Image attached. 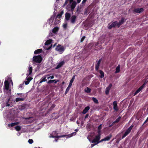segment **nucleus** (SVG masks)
Returning <instances> with one entry per match:
<instances>
[{"mask_svg": "<svg viewBox=\"0 0 148 148\" xmlns=\"http://www.w3.org/2000/svg\"><path fill=\"white\" fill-rule=\"evenodd\" d=\"M76 133L75 132H73L71 134L68 135H62L58 136L57 135V134L56 132H53L50 136H49L50 138H59L61 137H66V138H70L72 136L76 135Z\"/></svg>", "mask_w": 148, "mask_h": 148, "instance_id": "f257e3e1", "label": "nucleus"}, {"mask_svg": "<svg viewBox=\"0 0 148 148\" xmlns=\"http://www.w3.org/2000/svg\"><path fill=\"white\" fill-rule=\"evenodd\" d=\"M8 112L10 113V114L7 115L8 118H9L10 119L11 121H15L16 120L15 119L17 116V111L12 109L10 111H8Z\"/></svg>", "mask_w": 148, "mask_h": 148, "instance_id": "f03ea898", "label": "nucleus"}, {"mask_svg": "<svg viewBox=\"0 0 148 148\" xmlns=\"http://www.w3.org/2000/svg\"><path fill=\"white\" fill-rule=\"evenodd\" d=\"M100 134H98L97 135H96L95 136L92 141L89 138V136L87 138L90 142H91L92 143H96V144H98L101 142L100 141H99L100 138Z\"/></svg>", "mask_w": 148, "mask_h": 148, "instance_id": "7ed1b4c3", "label": "nucleus"}, {"mask_svg": "<svg viewBox=\"0 0 148 148\" xmlns=\"http://www.w3.org/2000/svg\"><path fill=\"white\" fill-rule=\"evenodd\" d=\"M53 42V41L51 39L47 40L45 43V45L44 46L45 49L46 50L50 49L52 46Z\"/></svg>", "mask_w": 148, "mask_h": 148, "instance_id": "20e7f679", "label": "nucleus"}, {"mask_svg": "<svg viewBox=\"0 0 148 148\" xmlns=\"http://www.w3.org/2000/svg\"><path fill=\"white\" fill-rule=\"evenodd\" d=\"M12 106V104L11 102V101L10 100V98H8L6 99L5 102H4L2 104V107L3 108L5 106L11 107Z\"/></svg>", "mask_w": 148, "mask_h": 148, "instance_id": "39448f33", "label": "nucleus"}, {"mask_svg": "<svg viewBox=\"0 0 148 148\" xmlns=\"http://www.w3.org/2000/svg\"><path fill=\"white\" fill-rule=\"evenodd\" d=\"M42 60V58L40 55L34 56L33 58L34 64L40 63Z\"/></svg>", "mask_w": 148, "mask_h": 148, "instance_id": "423d86ee", "label": "nucleus"}, {"mask_svg": "<svg viewBox=\"0 0 148 148\" xmlns=\"http://www.w3.org/2000/svg\"><path fill=\"white\" fill-rule=\"evenodd\" d=\"M72 4L71 5V3H69V4L66 7V8L68 10H71L73 11L76 5V3L75 1L72 2Z\"/></svg>", "mask_w": 148, "mask_h": 148, "instance_id": "0eeeda50", "label": "nucleus"}, {"mask_svg": "<svg viewBox=\"0 0 148 148\" xmlns=\"http://www.w3.org/2000/svg\"><path fill=\"white\" fill-rule=\"evenodd\" d=\"M65 48L63 46L58 45L56 48V50L60 54H62L64 51Z\"/></svg>", "mask_w": 148, "mask_h": 148, "instance_id": "6e6552de", "label": "nucleus"}, {"mask_svg": "<svg viewBox=\"0 0 148 148\" xmlns=\"http://www.w3.org/2000/svg\"><path fill=\"white\" fill-rule=\"evenodd\" d=\"M133 126V125H132L127 129L125 133L122 136V139L124 138L130 133Z\"/></svg>", "mask_w": 148, "mask_h": 148, "instance_id": "1a4fd4ad", "label": "nucleus"}, {"mask_svg": "<svg viewBox=\"0 0 148 148\" xmlns=\"http://www.w3.org/2000/svg\"><path fill=\"white\" fill-rule=\"evenodd\" d=\"M32 68L30 65H29L27 69L26 75L27 77L31 75L32 73Z\"/></svg>", "mask_w": 148, "mask_h": 148, "instance_id": "9d476101", "label": "nucleus"}, {"mask_svg": "<svg viewBox=\"0 0 148 148\" xmlns=\"http://www.w3.org/2000/svg\"><path fill=\"white\" fill-rule=\"evenodd\" d=\"M118 22L117 21H115L111 24L110 23L108 24V27L109 29H110L112 27H114L116 26H117Z\"/></svg>", "mask_w": 148, "mask_h": 148, "instance_id": "9b49d317", "label": "nucleus"}, {"mask_svg": "<svg viewBox=\"0 0 148 148\" xmlns=\"http://www.w3.org/2000/svg\"><path fill=\"white\" fill-rule=\"evenodd\" d=\"M55 18L54 16H52L48 20V22L49 25H50V26L54 24L53 21Z\"/></svg>", "mask_w": 148, "mask_h": 148, "instance_id": "f8f14e48", "label": "nucleus"}, {"mask_svg": "<svg viewBox=\"0 0 148 148\" xmlns=\"http://www.w3.org/2000/svg\"><path fill=\"white\" fill-rule=\"evenodd\" d=\"M145 83H144L134 93V95L135 96L137 94L139 93L144 87Z\"/></svg>", "mask_w": 148, "mask_h": 148, "instance_id": "ddd939ff", "label": "nucleus"}, {"mask_svg": "<svg viewBox=\"0 0 148 148\" xmlns=\"http://www.w3.org/2000/svg\"><path fill=\"white\" fill-rule=\"evenodd\" d=\"M112 135L110 134L109 135L106 137L104 138L101 140L100 141V142H102L103 141H108L110 140L111 138L112 137Z\"/></svg>", "mask_w": 148, "mask_h": 148, "instance_id": "4468645a", "label": "nucleus"}, {"mask_svg": "<svg viewBox=\"0 0 148 148\" xmlns=\"http://www.w3.org/2000/svg\"><path fill=\"white\" fill-rule=\"evenodd\" d=\"M76 18V16L75 15L72 16L71 18L70 21L71 23L74 24L75 23Z\"/></svg>", "mask_w": 148, "mask_h": 148, "instance_id": "2eb2a0df", "label": "nucleus"}, {"mask_svg": "<svg viewBox=\"0 0 148 148\" xmlns=\"http://www.w3.org/2000/svg\"><path fill=\"white\" fill-rule=\"evenodd\" d=\"M112 86V84H110L109 86L106 87V89L105 93L106 95H108L109 94V91L110 89L111 88Z\"/></svg>", "mask_w": 148, "mask_h": 148, "instance_id": "dca6fc26", "label": "nucleus"}, {"mask_svg": "<svg viewBox=\"0 0 148 148\" xmlns=\"http://www.w3.org/2000/svg\"><path fill=\"white\" fill-rule=\"evenodd\" d=\"M4 86H5V90H9V85L8 82L7 80H5L4 82Z\"/></svg>", "mask_w": 148, "mask_h": 148, "instance_id": "f3484780", "label": "nucleus"}, {"mask_svg": "<svg viewBox=\"0 0 148 148\" xmlns=\"http://www.w3.org/2000/svg\"><path fill=\"white\" fill-rule=\"evenodd\" d=\"M143 10H144L142 8H137L135 9L134 11L136 13H139L143 12Z\"/></svg>", "mask_w": 148, "mask_h": 148, "instance_id": "a211bd4d", "label": "nucleus"}, {"mask_svg": "<svg viewBox=\"0 0 148 148\" xmlns=\"http://www.w3.org/2000/svg\"><path fill=\"white\" fill-rule=\"evenodd\" d=\"M32 78L30 77L27 76L26 78L27 81L25 82V84L26 85H27L29 84L30 81L32 79Z\"/></svg>", "mask_w": 148, "mask_h": 148, "instance_id": "6ab92c4d", "label": "nucleus"}, {"mask_svg": "<svg viewBox=\"0 0 148 148\" xmlns=\"http://www.w3.org/2000/svg\"><path fill=\"white\" fill-rule=\"evenodd\" d=\"M113 105L114 110L116 111H117L118 110V109L117 106V103L116 101H114L113 103Z\"/></svg>", "mask_w": 148, "mask_h": 148, "instance_id": "aec40b11", "label": "nucleus"}, {"mask_svg": "<svg viewBox=\"0 0 148 148\" xmlns=\"http://www.w3.org/2000/svg\"><path fill=\"white\" fill-rule=\"evenodd\" d=\"M47 76H44L42 77L40 79L39 83H41L43 82L47 81Z\"/></svg>", "mask_w": 148, "mask_h": 148, "instance_id": "412c9836", "label": "nucleus"}, {"mask_svg": "<svg viewBox=\"0 0 148 148\" xmlns=\"http://www.w3.org/2000/svg\"><path fill=\"white\" fill-rule=\"evenodd\" d=\"M65 18L66 20V21L69 20L71 18L70 14L68 13H66L65 14Z\"/></svg>", "mask_w": 148, "mask_h": 148, "instance_id": "4be33fe9", "label": "nucleus"}, {"mask_svg": "<svg viewBox=\"0 0 148 148\" xmlns=\"http://www.w3.org/2000/svg\"><path fill=\"white\" fill-rule=\"evenodd\" d=\"M125 21V19L124 18H122L121 20L119 21V23L118 22L117 26L119 27L121 25L123 24Z\"/></svg>", "mask_w": 148, "mask_h": 148, "instance_id": "5701e85b", "label": "nucleus"}, {"mask_svg": "<svg viewBox=\"0 0 148 148\" xmlns=\"http://www.w3.org/2000/svg\"><path fill=\"white\" fill-rule=\"evenodd\" d=\"M90 107L89 106H87L83 110L82 113L83 114H86L89 110Z\"/></svg>", "mask_w": 148, "mask_h": 148, "instance_id": "b1692460", "label": "nucleus"}, {"mask_svg": "<svg viewBox=\"0 0 148 148\" xmlns=\"http://www.w3.org/2000/svg\"><path fill=\"white\" fill-rule=\"evenodd\" d=\"M64 64V61H62L57 65L56 67V69H58L61 67Z\"/></svg>", "mask_w": 148, "mask_h": 148, "instance_id": "393cba45", "label": "nucleus"}, {"mask_svg": "<svg viewBox=\"0 0 148 148\" xmlns=\"http://www.w3.org/2000/svg\"><path fill=\"white\" fill-rule=\"evenodd\" d=\"M101 59H100L97 62L95 66V69L96 70H98L100 64Z\"/></svg>", "mask_w": 148, "mask_h": 148, "instance_id": "a878e982", "label": "nucleus"}, {"mask_svg": "<svg viewBox=\"0 0 148 148\" xmlns=\"http://www.w3.org/2000/svg\"><path fill=\"white\" fill-rule=\"evenodd\" d=\"M19 123L18 122H16L15 123H12L9 124L8 125V127H13L14 126L16 125L19 124Z\"/></svg>", "mask_w": 148, "mask_h": 148, "instance_id": "bb28decb", "label": "nucleus"}, {"mask_svg": "<svg viewBox=\"0 0 148 148\" xmlns=\"http://www.w3.org/2000/svg\"><path fill=\"white\" fill-rule=\"evenodd\" d=\"M120 65H119L116 68V71L115 72V73H117L119 72L120 69Z\"/></svg>", "mask_w": 148, "mask_h": 148, "instance_id": "cd10ccee", "label": "nucleus"}, {"mask_svg": "<svg viewBox=\"0 0 148 148\" xmlns=\"http://www.w3.org/2000/svg\"><path fill=\"white\" fill-rule=\"evenodd\" d=\"M121 119V117L119 116V117L117 119H116L115 121L113 122L112 123V125H113L115 123H116L119 122Z\"/></svg>", "mask_w": 148, "mask_h": 148, "instance_id": "c85d7f7f", "label": "nucleus"}, {"mask_svg": "<svg viewBox=\"0 0 148 148\" xmlns=\"http://www.w3.org/2000/svg\"><path fill=\"white\" fill-rule=\"evenodd\" d=\"M73 0H66L64 4L63 5V6L64 7L68 3H71L73 1Z\"/></svg>", "mask_w": 148, "mask_h": 148, "instance_id": "c756f323", "label": "nucleus"}, {"mask_svg": "<svg viewBox=\"0 0 148 148\" xmlns=\"http://www.w3.org/2000/svg\"><path fill=\"white\" fill-rule=\"evenodd\" d=\"M8 112V111H7V112H4L3 116L4 117H6V118L9 119H8V120H9V119L10 120V119L9 118H8V117L7 116V115H8V114H10V113Z\"/></svg>", "mask_w": 148, "mask_h": 148, "instance_id": "7c9ffc66", "label": "nucleus"}, {"mask_svg": "<svg viewBox=\"0 0 148 148\" xmlns=\"http://www.w3.org/2000/svg\"><path fill=\"white\" fill-rule=\"evenodd\" d=\"M42 50L41 49H39L35 51L34 54H36L42 52Z\"/></svg>", "mask_w": 148, "mask_h": 148, "instance_id": "2f4dec72", "label": "nucleus"}, {"mask_svg": "<svg viewBox=\"0 0 148 148\" xmlns=\"http://www.w3.org/2000/svg\"><path fill=\"white\" fill-rule=\"evenodd\" d=\"M58 27H55L53 29L52 32L54 33H56L58 30Z\"/></svg>", "mask_w": 148, "mask_h": 148, "instance_id": "473e14b6", "label": "nucleus"}, {"mask_svg": "<svg viewBox=\"0 0 148 148\" xmlns=\"http://www.w3.org/2000/svg\"><path fill=\"white\" fill-rule=\"evenodd\" d=\"M102 128V125L100 124L98 127V131H97V132L98 134H100L101 131L100 130Z\"/></svg>", "mask_w": 148, "mask_h": 148, "instance_id": "72a5a7b5", "label": "nucleus"}, {"mask_svg": "<svg viewBox=\"0 0 148 148\" xmlns=\"http://www.w3.org/2000/svg\"><path fill=\"white\" fill-rule=\"evenodd\" d=\"M23 98H16V99L15 101L16 102H18L20 101H22L24 100Z\"/></svg>", "mask_w": 148, "mask_h": 148, "instance_id": "f704fd0d", "label": "nucleus"}, {"mask_svg": "<svg viewBox=\"0 0 148 148\" xmlns=\"http://www.w3.org/2000/svg\"><path fill=\"white\" fill-rule=\"evenodd\" d=\"M15 130L17 131H20L21 129V127L19 126H17L15 127Z\"/></svg>", "mask_w": 148, "mask_h": 148, "instance_id": "c9c22d12", "label": "nucleus"}, {"mask_svg": "<svg viewBox=\"0 0 148 148\" xmlns=\"http://www.w3.org/2000/svg\"><path fill=\"white\" fill-rule=\"evenodd\" d=\"M92 100L95 103H98V100L95 97H93L92 98Z\"/></svg>", "mask_w": 148, "mask_h": 148, "instance_id": "e433bc0d", "label": "nucleus"}, {"mask_svg": "<svg viewBox=\"0 0 148 148\" xmlns=\"http://www.w3.org/2000/svg\"><path fill=\"white\" fill-rule=\"evenodd\" d=\"M85 91L87 93H89L91 91V89L88 87H87L85 89Z\"/></svg>", "mask_w": 148, "mask_h": 148, "instance_id": "4c0bfd02", "label": "nucleus"}, {"mask_svg": "<svg viewBox=\"0 0 148 148\" xmlns=\"http://www.w3.org/2000/svg\"><path fill=\"white\" fill-rule=\"evenodd\" d=\"M99 73L101 75L100 76V77H101V78H102L104 76V74L103 72V71L100 70Z\"/></svg>", "mask_w": 148, "mask_h": 148, "instance_id": "58836bf2", "label": "nucleus"}, {"mask_svg": "<svg viewBox=\"0 0 148 148\" xmlns=\"http://www.w3.org/2000/svg\"><path fill=\"white\" fill-rule=\"evenodd\" d=\"M71 86H70V85H69L68 86V87H67V88H66V90L65 92V94H66L67 93V92L69 91V90L70 89V88L71 87Z\"/></svg>", "mask_w": 148, "mask_h": 148, "instance_id": "ea45409f", "label": "nucleus"}, {"mask_svg": "<svg viewBox=\"0 0 148 148\" xmlns=\"http://www.w3.org/2000/svg\"><path fill=\"white\" fill-rule=\"evenodd\" d=\"M57 18H56L55 19L54 23V25H56L60 23V20H59L57 19Z\"/></svg>", "mask_w": 148, "mask_h": 148, "instance_id": "a19ab883", "label": "nucleus"}, {"mask_svg": "<svg viewBox=\"0 0 148 148\" xmlns=\"http://www.w3.org/2000/svg\"><path fill=\"white\" fill-rule=\"evenodd\" d=\"M63 11H62L60 14H58V15H57V18H60L61 17L62 15L63 14Z\"/></svg>", "mask_w": 148, "mask_h": 148, "instance_id": "79ce46f5", "label": "nucleus"}, {"mask_svg": "<svg viewBox=\"0 0 148 148\" xmlns=\"http://www.w3.org/2000/svg\"><path fill=\"white\" fill-rule=\"evenodd\" d=\"M28 142L30 144H32L33 143V140L32 139H29L28 140Z\"/></svg>", "mask_w": 148, "mask_h": 148, "instance_id": "37998d69", "label": "nucleus"}, {"mask_svg": "<svg viewBox=\"0 0 148 148\" xmlns=\"http://www.w3.org/2000/svg\"><path fill=\"white\" fill-rule=\"evenodd\" d=\"M56 81V80H49L48 81V83H52L53 82H54V81Z\"/></svg>", "mask_w": 148, "mask_h": 148, "instance_id": "c03bdc74", "label": "nucleus"}, {"mask_svg": "<svg viewBox=\"0 0 148 148\" xmlns=\"http://www.w3.org/2000/svg\"><path fill=\"white\" fill-rule=\"evenodd\" d=\"M73 81H74V80L71 79V80L70 81L69 84V85L71 86L72 83H73Z\"/></svg>", "mask_w": 148, "mask_h": 148, "instance_id": "a18cd8bd", "label": "nucleus"}, {"mask_svg": "<svg viewBox=\"0 0 148 148\" xmlns=\"http://www.w3.org/2000/svg\"><path fill=\"white\" fill-rule=\"evenodd\" d=\"M23 84H21L19 86V89L20 90H21L23 89Z\"/></svg>", "mask_w": 148, "mask_h": 148, "instance_id": "49530a36", "label": "nucleus"}, {"mask_svg": "<svg viewBox=\"0 0 148 148\" xmlns=\"http://www.w3.org/2000/svg\"><path fill=\"white\" fill-rule=\"evenodd\" d=\"M85 38V36H83L81 38V42H82L84 40V39Z\"/></svg>", "mask_w": 148, "mask_h": 148, "instance_id": "de8ad7c7", "label": "nucleus"}, {"mask_svg": "<svg viewBox=\"0 0 148 148\" xmlns=\"http://www.w3.org/2000/svg\"><path fill=\"white\" fill-rule=\"evenodd\" d=\"M67 24L66 23L64 24L63 25V28L64 29L66 28V27H67Z\"/></svg>", "mask_w": 148, "mask_h": 148, "instance_id": "09e8293b", "label": "nucleus"}, {"mask_svg": "<svg viewBox=\"0 0 148 148\" xmlns=\"http://www.w3.org/2000/svg\"><path fill=\"white\" fill-rule=\"evenodd\" d=\"M86 0H83V1L82 2V3L83 4H84L86 1Z\"/></svg>", "mask_w": 148, "mask_h": 148, "instance_id": "8fccbe9b", "label": "nucleus"}, {"mask_svg": "<svg viewBox=\"0 0 148 148\" xmlns=\"http://www.w3.org/2000/svg\"><path fill=\"white\" fill-rule=\"evenodd\" d=\"M96 143H95V144H92L91 145V147H92L93 146H94L95 145H97Z\"/></svg>", "mask_w": 148, "mask_h": 148, "instance_id": "3c124183", "label": "nucleus"}, {"mask_svg": "<svg viewBox=\"0 0 148 148\" xmlns=\"http://www.w3.org/2000/svg\"><path fill=\"white\" fill-rule=\"evenodd\" d=\"M45 76H47V79H49L50 78V76H49V75H46Z\"/></svg>", "mask_w": 148, "mask_h": 148, "instance_id": "603ef678", "label": "nucleus"}, {"mask_svg": "<svg viewBox=\"0 0 148 148\" xmlns=\"http://www.w3.org/2000/svg\"><path fill=\"white\" fill-rule=\"evenodd\" d=\"M148 121V117L147 118L146 120L145 121V122L144 123H146V122H147Z\"/></svg>", "mask_w": 148, "mask_h": 148, "instance_id": "864d4df0", "label": "nucleus"}, {"mask_svg": "<svg viewBox=\"0 0 148 148\" xmlns=\"http://www.w3.org/2000/svg\"><path fill=\"white\" fill-rule=\"evenodd\" d=\"M21 133H20V132H18L17 134V135L18 136H20V135H21Z\"/></svg>", "mask_w": 148, "mask_h": 148, "instance_id": "5fc2aeb1", "label": "nucleus"}, {"mask_svg": "<svg viewBox=\"0 0 148 148\" xmlns=\"http://www.w3.org/2000/svg\"><path fill=\"white\" fill-rule=\"evenodd\" d=\"M75 75H74L73 77H72V78L71 79L73 80H74L75 79Z\"/></svg>", "mask_w": 148, "mask_h": 148, "instance_id": "6e6d98bb", "label": "nucleus"}, {"mask_svg": "<svg viewBox=\"0 0 148 148\" xmlns=\"http://www.w3.org/2000/svg\"><path fill=\"white\" fill-rule=\"evenodd\" d=\"M81 0H77V3H79L80 2Z\"/></svg>", "mask_w": 148, "mask_h": 148, "instance_id": "4d7b16f0", "label": "nucleus"}, {"mask_svg": "<svg viewBox=\"0 0 148 148\" xmlns=\"http://www.w3.org/2000/svg\"><path fill=\"white\" fill-rule=\"evenodd\" d=\"M54 77L52 75L51 76H50V78L51 79H53L54 78Z\"/></svg>", "mask_w": 148, "mask_h": 148, "instance_id": "13d9d810", "label": "nucleus"}, {"mask_svg": "<svg viewBox=\"0 0 148 148\" xmlns=\"http://www.w3.org/2000/svg\"><path fill=\"white\" fill-rule=\"evenodd\" d=\"M78 130L77 129H75V131L76 132H77V131H78Z\"/></svg>", "mask_w": 148, "mask_h": 148, "instance_id": "bf43d9fd", "label": "nucleus"}, {"mask_svg": "<svg viewBox=\"0 0 148 148\" xmlns=\"http://www.w3.org/2000/svg\"><path fill=\"white\" fill-rule=\"evenodd\" d=\"M58 139H55V141L56 142H57L58 141Z\"/></svg>", "mask_w": 148, "mask_h": 148, "instance_id": "052dcab7", "label": "nucleus"}, {"mask_svg": "<svg viewBox=\"0 0 148 148\" xmlns=\"http://www.w3.org/2000/svg\"><path fill=\"white\" fill-rule=\"evenodd\" d=\"M94 133H92V134L90 135V136H91L92 135H94Z\"/></svg>", "mask_w": 148, "mask_h": 148, "instance_id": "680f3d73", "label": "nucleus"}, {"mask_svg": "<svg viewBox=\"0 0 148 148\" xmlns=\"http://www.w3.org/2000/svg\"><path fill=\"white\" fill-rule=\"evenodd\" d=\"M77 123L78 124H79V123L78 122V121H77Z\"/></svg>", "mask_w": 148, "mask_h": 148, "instance_id": "e2e57ef3", "label": "nucleus"}, {"mask_svg": "<svg viewBox=\"0 0 148 148\" xmlns=\"http://www.w3.org/2000/svg\"><path fill=\"white\" fill-rule=\"evenodd\" d=\"M56 45V44H54L53 45V47H54Z\"/></svg>", "mask_w": 148, "mask_h": 148, "instance_id": "0e129e2a", "label": "nucleus"}, {"mask_svg": "<svg viewBox=\"0 0 148 148\" xmlns=\"http://www.w3.org/2000/svg\"><path fill=\"white\" fill-rule=\"evenodd\" d=\"M55 84H56V83H57V81H56V80L55 81Z\"/></svg>", "mask_w": 148, "mask_h": 148, "instance_id": "69168bd1", "label": "nucleus"}, {"mask_svg": "<svg viewBox=\"0 0 148 148\" xmlns=\"http://www.w3.org/2000/svg\"><path fill=\"white\" fill-rule=\"evenodd\" d=\"M12 85L13 84V82H12Z\"/></svg>", "mask_w": 148, "mask_h": 148, "instance_id": "338daca9", "label": "nucleus"}, {"mask_svg": "<svg viewBox=\"0 0 148 148\" xmlns=\"http://www.w3.org/2000/svg\"><path fill=\"white\" fill-rule=\"evenodd\" d=\"M64 82H62V84H64Z\"/></svg>", "mask_w": 148, "mask_h": 148, "instance_id": "774afa93", "label": "nucleus"}]
</instances>
